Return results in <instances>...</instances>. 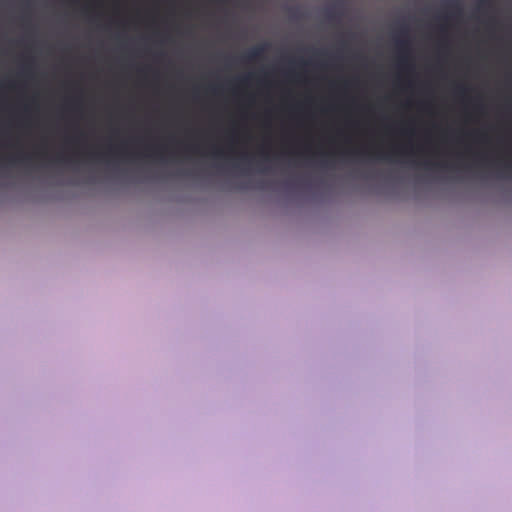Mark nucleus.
I'll list each match as a JSON object with an SVG mask.
<instances>
[{
  "label": "nucleus",
  "instance_id": "obj_1",
  "mask_svg": "<svg viewBox=\"0 0 512 512\" xmlns=\"http://www.w3.org/2000/svg\"><path fill=\"white\" fill-rule=\"evenodd\" d=\"M408 35H409V29L407 26H402L401 29H400V36L403 37V38H398L397 39V45L401 51V56H400V65L402 67H405V68H408V69H411L412 68V65L410 63V42L408 40Z\"/></svg>",
  "mask_w": 512,
  "mask_h": 512
},
{
  "label": "nucleus",
  "instance_id": "obj_2",
  "mask_svg": "<svg viewBox=\"0 0 512 512\" xmlns=\"http://www.w3.org/2000/svg\"><path fill=\"white\" fill-rule=\"evenodd\" d=\"M268 45L266 43L260 44L249 49L242 57V61L246 63H253L261 60L264 57Z\"/></svg>",
  "mask_w": 512,
  "mask_h": 512
},
{
  "label": "nucleus",
  "instance_id": "obj_3",
  "mask_svg": "<svg viewBox=\"0 0 512 512\" xmlns=\"http://www.w3.org/2000/svg\"><path fill=\"white\" fill-rule=\"evenodd\" d=\"M402 153L400 150H397V149H393L390 153L388 154H384V153H381V152H377L375 154V157L379 160H385V161H390L391 160V157L394 156V155H398Z\"/></svg>",
  "mask_w": 512,
  "mask_h": 512
},
{
  "label": "nucleus",
  "instance_id": "obj_4",
  "mask_svg": "<svg viewBox=\"0 0 512 512\" xmlns=\"http://www.w3.org/2000/svg\"><path fill=\"white\" fill-rule=\"evenodd\" d=\"M446 7L453 11L455 14H460L462 11L461 5L458 1L451 0L446 3Z\"/></svg>",
  "mask_w": 512,
  "mask_h": 512
},
{
  "label": "nucleus",
  "instance_id": "obj_5",
  "mask_svg": "<svg viewBox=\"0 0 512 512\" xmlns=\"http://www.w3.org/2000/svg\"><path fill=\"white\" fill-rule=\"evenodd\" d=\"M31 159L30 156H19V157H12L9 159V162L11 164H16V163H26L28 162L29 160Z\"/></svg>",
  "mask_w": 512,
  "mask_h": 512
},
{
  "label": "nucleus",
  "instance_id": "obj_6",
  "mask_svg": "<svg viewBox=\"0 0 512 512\" xmlns=\"http://www.w3.org/2000/svg\"><path fill=\"white\" fill-rule=\"evenodd\" d=\"M457 91H458L459 94L464 95V94L467 93L468 89L466 87H464V86H458L457 87Z\"/></svg>",
  "mask_w": 512,
  "mask_h": 512
},
{
  "label": "nucleus",
  "instance_id": "obj_7",
  "mask_svg": "<svg viewBox=\"0 0 512 512\" xmlns=\"http://www.w3.org/2000/svg\"><path fill=\"white\" fill-rule=\"evenodd\" d=\"M222 155H223V152L220 149H214L213 150V156L221 157Z\"/></svg>",
  "mask_w": 512,
  "mask_h": 512
},
{
  "label": "nucleus",
  "instance_id": "obj_8",
  "mask_svg": "<svg viewBox=\"0 0 512 512\" xmlns=\"http://www.w3.org/2000/svg\"><path fill=\"white\" fill-rule=\"evenodd\" d=\"M425 166L427 168L436 167V165H433V164H430V163H426ZM437 167L446 168V166L444 164L437 165Z\"/></svg>",
  "mask_w": 512,
  "mask_h": 512
},
{
  "label": "nucleus",
  "instance_id": "obj_9",
  "mask_svg": "<svg viewBox=\"0 0 512 512\" xmlns=\"http://www.w3.org/2000/svg\"><path fill=\"white\" fill-rule=\"evenodd\" d=\"M89 156L91 158H93V159H100V158H102V155L98 154V153H91Z\"/></svg>",
  "mask_w": 512,
  "mask_h": 512
},
{
  "label": "nucleus",
  "instance_id": "obj_10",
  "mask_svg": "<svg viewBox=\"0 0 512 512\" xmlns=\"http://www.w3.org/2000/svg\"><path fill=\"white\" fill-rule=\"evenodd\" d=\"M56 161H57L58 163L68 162V160H67V159H65L63 156H58V157H57V159H56Z\"/></svg>",
  "mask_w": 512,
  "mask_h": 512
},
{
  "label": "nucleus",
  "instance_id": "obj_11",
  "mask_svg": "<svg viewBox=\"0 0 512 512\" xmlns=\"http://www.w3.org/2000/svg\"><path fill=\"white\" fill-rule=\"evenodd\" d=\"M190 150L194 153H197L198 152V148L197 147H191Z\"/></svg>",
  "mask_w": 512,
  "mask_h": 512
},
{
  "label": "nucleus",
  "instance_id": "obj_12",
  "mask_svg": "<svg viewBox=\"0 0 512 512\" xmlns=\"http://www.w3.org/2000/svg\"><path fill=\"white\" fill-rule=\"evenodd\" d=\"M109 152H110V153H115V152H116V149H115V148L110 147V148H109Z\"/></svg>",
  "mask_w": 512,
  "mask_h": 512
},
{
  "label": "nucleus",
  "instance_id": "obj_13",
  "mask_svg": "<svg viewBox=\"0 0 512 512\" xmlns=\"http://www.w3.org/2000/svg\"><path fill=\"white\" fill-rule=\"evenodd\" d=\"M246 80H247V77H245V78H241V79L239 80V82H240V83H244Z\"/></svg>",
  "mask_w": 512,
  "mask_h": 512
},
{
  "label": "nucleus",
  "instance_id": "obj_14",
  "mask_svg": "<svg viewBox=\"0 0 512 512\" xmlns=\"http://www.w3.org/2000/svg\"><path fill=\"white\" fill-rule=\"evenodd\" d=\"M510 168H511V166H510L509 164H505V166H504V169H505V170H508V169H510Z\"/></svg>",
  "mask_w": 512,
  "mask_h": 512
},
{
  "label": "nucleus",
  "instance_id": "obj_15",
  "mask_svg": "<svg viewBox=\"0 0 512 512\" xmlns=\"http://www.w3.org/2000/svg\"><path fill=\"white\" fill-rule=\"evenodd\" d=\"M355 154H364V151L354 152Z\"/></svg>",
  "mask_w": 512,
  "mask_h": 512
}]
</instances>
